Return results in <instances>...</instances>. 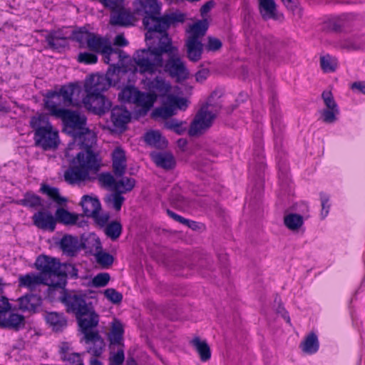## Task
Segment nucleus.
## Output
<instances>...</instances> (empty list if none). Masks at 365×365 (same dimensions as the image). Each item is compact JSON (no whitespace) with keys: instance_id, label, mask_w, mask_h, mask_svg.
<instances>
[{"instance_id":"nucleus-1","label":"nucleus","mask_w":365,"mask_h":365,"mask_svg":"<svg viewBox=\"0 0 365 365\" xmlns=\"http://www.w3.org/2000/svg\"><path fill=\"white\" fill-rule=\"evenodd\" d=\"M146 43L148 48L138 50L133 55L137 66L135 71L150 75L165 71L178 80L187 77L188 71L170 37L163 36L160 42L146 41Z\"/></svg>"},{"instance_id":"nucleus-2","label":"nucleus","mask_w":365,"mask_h":365,"mask_svg":"<svg viewBox=\"0 0 365 365\" xmlns=\"http://www.w3.org/2000/svg\"><path fill=\"white\" fill-rule=\"evenodd\" d=\"M96 142L93 131L86 128L73 135V141L66 150V157H73V150L81 149L72 160L73 166L64 173L66 181L71 184L90 179L91 175L97 173L101 168V160L91 149Z\"/></svg>"},{"instance_id":"nucleus-3","label":"nucleus","mask_w":365,"mask_h":365,"mask_svg":"<svg viewBox=\"0 0 365 365\" xmlns=\"http://www.w3.org/2000/svg\"><path fill=\"white\" fill-rule=\"evenodd\" d=\"M147 86L150 93L164 98L161 106L155 108L152 112L154 118L168 119L176 115L178 110H185L189 106V101L185 98L170 93L172 86L161 76L149 81Z\"/></svg>"},{"instance_id":"nucleus-4","label":"nucleus","mask_w":365,"mask_h":365,"mask_svg":"<svg viewBox=\"0 0 365 365\" xmlns=\"http://www.w3.org/2000/svg\"><path fill=\"white\" fill-rule=\"evenodd\" d=\"M30 125L34 131V142L36 146L44 150H54L60 143L58 132L49 122L44 113H37L31 117Z\"/></svg>"},{"instance_id":"nucleus-5","label":"nucleus","mask_w":365,"mask_h":365,"mask_svg":"<svg viewBox=\"0 0 365 365\" xmlns=\"http://www.w3.org/2000/svg\"><path fill=\"white\" fill-rule=\"evenodd\" d=\"M36 267L41 271L46 280L52 282L48 287L63 289L66 284L67 272L74 267L70 264H61L56 259L47 256H39L36 262Z\"/></svg>"},{"instance_id":"nucleus-6","label":"nucleus","mask_w":365,"mask_h":365,"mask_svg":"<svg viewBox=\"0 0 365 365\" xmlns=\"http://www.w3.org/2000/svg\"><path fill=\"white\" fill-rule=\"evenodd\" d=\"M118 98L121 102L133 104L136 114L144 116L153 108L158 99V95L141 91L133 86H127L118 93Z\"/></svg>"},{"instance_id":"nucleus-7","label":"nucleus","mask_w":365,"mask_h":365,"mask_svg":"<svg viewBox=\"0 0 365 365\" xmlns=\"http://www.w3.org/2000/svg\"><path fill=\"white\" fill-rule=\"evenodd\" d=\"M185 19V15L181 13H172L160 18L148 17L144 21V26L148 30L145 41L160 42L163 36L169 37L166 31L170 26L175 22H183Z\"/></svg>"},{"instance_id":"nucleus-8","label":"nucleus","mask_w":365,"mask_h":365,"mask_svg":"<svg viewBox=\"0 0 365 365\" xmlns=\"http://www.w3.org/2000/svg\"><path fill=\"white\" fill-rule=\"evenodd\" d=\"M214 96H216V94L212 93L207 103L196 114L188 130L190 136L198 135L212 125L214 119L220 109L219 104H213L212 103Z\"/></svg>"},{"instance_id":"nucleus-9","label":"nucleus","mask_w":365,"mask_h":365,"mask_svg":"<svg viewBox=\"0 0 365 365\" xmlns=\"http://www.w3.org/2000/svg\"><path fill=\"white\" fill-rule=\"evenodd\" d=\"M119 81L116 69L108 68L106 74H92L86 78L84 83L87 94H98L106 91L110 86H115Z\"/></svg>"},{"instance_id":"nucleus-10","label":"nucleus","mask_w":365,"mask_h":365,"mask_svg":"<svg viewBox=\"0 0 365 365\" xmlns=\"http://www.w3.org/2000/svg\"><path fill=\"white\" fill-rule=\"evenodd\" d=\"M61 302L66 307L67 312L75 314L76 317L85 315L93 309L91 299L82 293L65 292Z\"/></svg>"},{"instance_id":"nucleus-11","label":"nucleus","mask_w":365,"mask_h":365,"mask_svg":"<svg viewBox=\"0 0 365 365\" xmlns=\"http://www.w3.org/2000/svg\"><path fill=\"white\" fill-rule=\"evenodd\" d=\"M110 51L108 50L107 53H103V61L110 65L108 68L116 69L118 78L121 71L123 73L128 71L133 73L138 72V71L135 70V68L137 67L136 64L131 65L130 66L124 65L127 60H129L130 62L132 61L124 51L119 48H113L111 44L110 45ZM133 61L135 62L133 59Z\"/></svg>"},{"instance_id":"nucleus-12","label":"nucleus","mask_w":365,"mask_h":365,"mask_svg":"<svg viewBox=\"0 0 365 365\" xmlns=\"http://www.w3.org/2000/svg\"><path fill=\"white\" fill-rule=\"evenodd\" d=\"M75 38L80 43L86 42L88 48L92 51L103 53H107L108 50L110 51V40L107 38L101 37L87 31H80L76 33Z\"/></svg>"},{"instance_id":"nucleus-13","label":"nucleus","mask_w":365,"mask_h":365,"mask_svg":"<svg viewBox=\"0 0 365 365\" xmlns=\"http://www.w3.org/2000/svg\"><path fill=\"white\" fill-rule=\"evenodd\" d=\"M98 179L103 185L120 194L130 191L135 185V180L133 178H123L116 180L110 173H102Z\"/></svg>"},{"instance_id":"nucleus-14","label":"nucleus","mask_w":365,"mask_h":365,"mask_svg":"<svg viewBox=\"0 0 365 365\" xmlns=\"http://www.w3.org/2000/svg\"><path fill=\"white\" fill-rule=\"evenodd\" d=\"M325 108L320 111L321 119L326 123H333L337 120L339 108L331 91H324L322 93Z\"/></svg>"},{"instance_id":"nucleus-15","label":"nucleus","mask_w":365,"mask_h":365,"mask_svg":"<svg viewBox=\"0 0 365 365\" xmlns=\"http://www.w3.org/2000/svg\"><path fill=\"white\" fill-rule=\"evenodd\" d=\"M84 107L93 113L101 115L111 107V103L101 93L87 94L83 99Z\"/></svg>"},{"instance_id":"nucleus-16","label":"nucleus","mask_w":365,"mask_h":365,"mask_svg":"<svg viewBox=\"0 0 365 365\" xmlns=\"http://www.w3.org/2000/svg\"><path fill=\"white\" fill-rule=\"evenodd\" d=\"M45 108L49 112L50 115L60 118L68 110L66 108L67 105H64L62 98L56 91L50 92L47 94L45 99Z\"/></svg>"},{"instance_id":"nucleus-17","label":"nucleus","mask_w":365,"mask_h":365,"mask_svg":"<svg viewBox=\"0 0 365 365\" xmlns=\"http://www.w3.org/2000/svg\"><path fill=\"white\" fill-rule=\"evenodd\" d=\"M60 119H61L65 125L70 129L69 132L72 133L73 135L74 133L86 128V118L76 111L67 110Z\"/></svg>"},{"instance_id":"nucleus-18","label":"nucleus","mask_w":365,"mask_h":365,"mask_svg":"<svg viewBox=\"0 0 365 365\" xmlns=\"http://www.w3.org/2000/svg\"><path fill=\"white\" fill-rule=\"evenodd\" d=\"M18 283L19 287H24L30 291H33L41 284L48 286V284H51L52 282L46 280V277H45L43 274L30 272L19 275L18 277Z\"/></svg>"},{"instance_id":"nucleus-19","label":"nucleus","mask_w":365,"mask_h":365,"mask_svg":"<svg viewBox=\"0 0 365 365\" xmlns=\"http://www.w3.org/2000/svg\"><path fill=\"white\" fill-rule=\"evenodd\" d=\"M32 220L34 225L39 229L53 232L55 230L56 219L52 213L46 210H41L36 212Z\"/></svg>"},{"instance_id":"nucleus-20","label":"nucleus","mask_w":365,"mask_h":365,"mask_svg":"<svg viewBox=\"0 0 365 365\" xmlns=\"http://www.w3.org/2000/svg\"><path fill=\"white\" fill-rule=\"evenodd\" d=\"M78 326L84 334V338L88 337L90 334L97 333L93 330L98 324V315L95 312L94 308L92 311L85 315H80L76 317Z\"/></svg>"},{"instance_id":"nucleus-21","label":"nucleus","mask_w":365,"mask_h":365,"mask_svg":"<svg viewBox=\"0 0 365 365\" xmlns=\"http://www.w3.org/2000/svg\"><path fill=\"white\" fill-rule=\"evenodd\" d=\"M88 240V243L90 242H93V246L96 251L93 255L97 263L103 268L109 267L113 263V257L109 253L102 250L101 241L95 235L91 237Z\"/></svg>"},{"instance_id":"nucleus-22","label":"nucleus","mask_w":365,"mask_h":365,"mask_svg":"<svg viewBox=\"0 0 365 365\" xmlns=\"http://www.w3.org/2000/svg\"><path fill=\"white\" fill-rule=\"evenodd\" d=\"M135 9L138 13L143 12L146 16L143 19V22L148 17L159 18L160 5L157 0H137L135 3Z\"/></svg>"},{"instance_id":"nucleus-23","label":"nucleus","mask_w":365,"mask_h":365,"mask_svg":"<svg viewBox=\"0 0 365 365\" xmlns=\"http://www.w3.org/2000/svg\"><path fill=\"white\" fill-rule=\"evenodd\" d=\"M25 319L21 314L9 312L7 315H0V326L5 328L19 330L24 327Z\"/></svg>"},{"instance_id":"nucleus-24","label":"nucleus","mask_w":365,"mask_h":365,"mask_svg":"<svg viewBox=\"0 0 365 365\" xmlns=\"http://www.w3.org/2000/svg\"><path fill=\"white\" fill-rule=\"evenodd\" d=\"M134 20L133 14L122 6L120 9L113 11L110 22L112 25L129 26L133 24Z\"/></svg>"},{"instance_id":"nucleus-25","label":"nucleus","mask_w":365,"mask_h":365,"mask_svg":"<svg viewBox=\"0 0 365 365\" xmlns=\"http://www.w3.org/2000/svg\"><path fill=\"white\" fill-rule=\"evenodd\" d=\"M113 172L116 175L121 176L126 168L125 152L121 147H116L112 153Z\"/></svg>"},{"instance_id":"nucleus-26","label":"nucleus","mask_w":365,"mask_h":365,"mask_svg":"<svg viewBox=\"0 0 365 365\" xmlns=\"http://www.w3.org/2000/svg\"><path fill=\"white\" fill-rule=\"evenodd\" d=\"M45 319L55 331H62L67 327V319L62 313L56 312L46 313Z\"/></svg>"},{"instance_id":"nucleus-27","label":"nucleus","mask_w":365,"mask_h":365,"mask_svg":"<svg viewBox=\"0 0 365 365\" xmlns=\"http://www.w3.org/2000/svg\"><path fill=\"white\" fill-rule=\"evenodd\" d=\"M187 55L190 61L197 62L200 60L203 51V45L200 40L187 38L185 43Z\"/></svg>"},{"instance_id":"nucleus-28","label":"nucleus","mask_w":365,"mask_h":365,"mask_svg":"<svg viewBox=\"0 0 365 365\" xmlns=\"http://www.w3.org/2000/svg\"><path fill=\"white\" fill-rule=\"evenodd\" d=\"M81 205L83 208V213L87 217H92L98 211H101V203L97 197L83 195L81 201Z\"/></svg>"},{"instance_id":"nucleus-29","label":"nucleus","mask_w":365,"mask_h":365,"mask_svg":"<svg viewBox=\"0 0 365 365\" xmlns=\"http://www.w3.org/2000/svg\"><path fill=\"white\" fill-rule=\"evenodd\" d=\"M86 343L89 344L88 351L95 356H99L103 353L105 347L103 339L98 333L90 334L89 336L84 338Z\"/></svg>"},{"instance_id":"nucleus-30","label":"nucleus","mask_w":365,"mask_h":365,"mask_svg":"<svg viewBox=\"0 0 365 365\" xmlns=\"http://www.w3.org/2000/svg\"><path fill=\"white\" fill-rule=\"evenodd\" d=\"M111 120L118 128H123L130 120V113L122 107H115L111 110Z\"/></svg>"},{"instance_id":"nucleus-31","label":"nucleus","mask_w":365,"mask_h":365,"mask_svg":"<svg viewBox=\"0 0 365 365\" xmlns=\"http://www.w3.org/2000/svg\"><path fill=\"white\" fill-rule=\"evenodd\" d=\"M60 247L68 256H74L79 250L78 237L71 235L63 236L60 241Z\"/></svg>"},{"instance_id":"nucleus-32","label":"nucleus","mask_w":365,"mask_h":365,"mask_svg":"<svg viewBox=\"0 0 365 365\" xmlns=\"http://www.w3.org/2000/svg\"><path fill=\"white\" fill-rule=\"evenodd\" d=\"M208 21L207 19L198 20L187 29L188 37L187 38L200 40L205 36L208 29Z\"/></svg>"},{"instance_id":"nucleus-33","label":"nucleus","mask_w":365,"mask_h":365,"mask_svg":"<svg viewBox=\"0 0 365 365\" xmlns=\"http://www.w3.org/2000/svg\"><path fill=\"white\" fill-rule=\"evenodd\" d=\"M190 344L198 353L202 361L210 360L211 358V351L205 340H201L199 336H195L190 341Z\"/></svg>"},{"instance_id":"nucleus-34","label":"nucleus","mask_w":365,"mask_h":365,"mask_svg":"<svg viewBox=\"0 0 365 365\" xmlns=\"http://www.w3.org/2000/svg\"><path fill=\"white\" fill-rule=\"evenodd\" d=\"M151 157L157 166L164 169H171L175 165V159L169 153H153Z\"/></svg>"},{"instance_id":"nucleus-35","label":"nucleus","mask_w":365,"mask_h":365,"mask_svg":"<svg viewBox=\"0 0 365 365\" xmlns=\"http://www.w3.org/2000/svg\"><path fill=\"white\" fill-rule=\"evenodd\" d=\"M41 304V299L35 294H29L19 299V308L23 311H35Z\"/></svg>"},{"instance_id":"nucleus-36","label":"nucleus","mask_w":365,"mask_h":365,"mask_svg":"<svg viewBox=\"0 0 365 365\" xmlns=\"http://www.w3.org/2000/svg\"><path fill=\"white\" fill-rule=\"evenodd\" d=\"M258 2L259 11L264 19L276 18V4L274 0H258Z\"/></svg>"},{"instance_id":"nucleus-37","label":"nucleus","mask_w":365,"mask_h":365,"mask_svg":"<svg viewBox=\"0 0 365 365\" xmlns=\"http://www.w3.org/2000/svg\"><path fill=\"white\" fill-rule=\"evenodd\" d=\"M80 91V88L74 84L64 85L61 86L58 91H56L63 100L64 105L68 107L73 105V96L77 92Z\"/></svg>"},{"instance_id":"nucleus-38","label":"nucleus","mask_w":365,"mask_h":365,"mask_svg":"<svg viewBox=\"0 0 365 365\" xmlns=\"http://www.w3.org/2000/svg\"><path fill=\"white\" fill-rule=\"evenodd\" d=\"M144 140L147 144L158 148H163L167 146L166 140L158 130L147 132L144 135Z\"/></svg>"},{"instance_id":"nucleus-39","label":"nucleus","mask_w":365,"mask_h":365,"mask_svg":"<svg viewBox=\"0 0 365 365\" xmlns=\"http://www.w3.org/2000/svg\"><path fill=\"white\" fill-rule=\"evenodd\" d=\"M319 346L318 338L314 333L308 334L300 344L302 350L309 354L316 353L319 349Z\"/></svg>"},{"instance_id":"nucleus-40","label":"nucleus","mask_w":365,"mask_h":365,"mask_svg":"<svg viewBox=\"0 0 365 365\" xmlns=\"http://www.w3.org/2000/svg\"><path fill=\"white\" fill-rule=\"evenodd\" d=\"M124 329L122 323L115 319L111 323V329L108 335L111 344H120L123 335Z\"/></svg>"},{"instance_id":"nucleus-41","label":"nucleus","mask_w":365,"mask_h":365,"mask_svg":"<svg viewBox=\"0 0 365 365\" xmlns=\"http://www.w3.org/2000/svg\"><path fill=\"white\" fill-rule=\"evenodd\" d=\"M46 42L50 48L58 49L67 46V38L62 36L60 31H54L46 36Z\"/></svg>"},{"instance_id":"nucleus-42","label":"nucleus","mask_w":365,"mask_h":365,"mask_svg":"<svg viewBox=\"0 0 365 365\" xmlns=\"http://www.w3.org/2000/svg\"><path fill=\"white\" fill-rule=\"evenodd\" d=\"M55 218L65 225H74L78 220L77 215L69 212L63 208L57 209Z\"/></svg>"},{"instance_id":"nucleus-43","label":"nucleus","mask_w":365,"mask_h":365,"mask_svg":"<svg viewBox=\"0 0 365 365\" xmlns=\"http://www.w3.org/2000/svg\"><path fill=\"white\" fill-rule=\"evenodd\" d=\"M284 222L288 229L297 230L303 225L304 220L300 215L290 213L284 217Z\"/></svg>"},{"instance_id":"nucleus-44","label":"nucleus","mask_w":365,"mask_h":365,"mask_svg":"<svg viewBox=\"0 0 365 365\" xmlns=\"http://www.w3.org/2000/svg\"><path fill=\"white\" fill-rule=\"evenodd\" d=\"M41 191L48 195L51 199L56 202L58 205H62L66 202V199L63 197L59 194L58 188L51 187L48 185H42Z\"/></svg>"},{"instance_id":"nucleus-45","label":"nucleus","mask_w":365,"mask_h":365,"mask_svg":"<svg viewBox=\"0 0 365 365\" xmlns=\"http://www.w3.org/2000/svg\"><path fill=\"white\" fill-rule=\"evenodd\" d=\"M104 232L109 238L112 240H115L120 237L122 232V226L120 222L113 221L108 223L105 227Z\"/></svg>"},{"instance_id":"nucleus-46","label":"nucleus","mask_w":365,"mask_h":365,"mask_svg":"<svg viewBox=\"0 0 365 365\" xmlns=\"http://www.w3.org/2000/svg\"><path fill=\"white\" fill-rule=\"evenodd\" d=\"M320 65L324 72L329 73L336 70L338 63L336 58L327 55L320 58Z\"/></svg>"},{"instance_id":"nucleus-47","label":"nucleus","mask_w":365,"mask_h":365,"mask_svg":"<svg viewBox=\"0 0 365 365\" xmlns=\"http://www.w3.org/2000/svg\"><path fill=\"white\" fill-rule=\"evenodd\" d=\"M19 203L25 207L36 208L41 205V199L36 195L26 193L24 197L19 200Z\"/></svg>"},{"instance_id":"nucleus-48","label":"nucleus","mask_w":365,"mask_h":365,"mask_svg":"<svg viewBox=\"0 0 365 365\" xmlns=\"http://www.w3.org/2000/svg\"><path fill=\"white\" fill-rule=\"evenodd\" d=\"M125 201L124 197L120 193L115 192L107 196L106 202L116 211H119Z\"/></svg>"},{"instance_id":"nucleus-49","label":"nucleus","mask_w":365,"mask_h":365,"mask_svg":"<svg viewBox=\"0 0 365 365\" xmlns=\"http://www.w3.org/2000/svg\"><path fill=\"white\" fill-rule=\"evenodd\" d=\"M165 127L168 130L174 131L178 135H182L187 130L185 123L175 119H172L165 122Z\"/></svg>"},{"instance_id":"nucleus-50","label":"nucleus","mask_w":365,"mask_h":365,"mask_svg":"<svg viewBox=\"0 0 365 365\" xmlns=\"http://www.w3.org/2000/svg\"><path fill=\"white\" fill-rule=\"evenodd\" d=\"M110 279V277L108 273H99L92 279L91 284L95 287H103L108 284Z\"/></svg>"},{"instance_id":"nucleus-51","label":"nucleus","mask_w":365,"mask_h":365,"mask_svg":"<svg viewBox=\"0 0 365 365\" xmlns=\"http://www.w3.org/2000/svg\"><path fill=\"white\" fill-rule=\"evenodd\" d=\"M104 295L113 304H119L122 302L123 295L113 288H108L104 290Z\"/></svg>"},{"instance_id":"nucleus-52","label":"nucleus","mask_w":365,"mask_h":365,"mask_svg":"<svg viewBox=\"0 0 365 365\" xmlns=\"http://www.w3.org/2000/svg\"><path fill=\"white\" fill-rule=\"evenodd\" d=\"M97 61V56L89 52H81L78 56V61L85 64L96 63Z\"/></svg>"},{"instance_id":"nucleus-53","label":"nucleus","mask_w":365,"mask_h":365,"mask_svg":"<svg viewBox=\"0 0 365 365\" xmlns=\"http://www.w3.org/2000/svg\"><path fill=\"white\" fill-rule=\"evenodd\" d=\"M66 363V365H83L81 355L78 353H71L69 356H64L63 360Z\"/></svg>"},{"instance_id":"nucleus-54","label":"nucleus","mask_w":365,"mask_h":365,"mask_svg":"<svg viewBox=\"0 0 365 365\" xmlns=\"http://www.w3.org/2000/svg\"><path fill=\"white\" fill-rule=\"evenodd\" d=\"M222 41L212 36H209L207 38V43L206 45V49L209 51H216L220 50L222 48Z\"/></svg>"},{"instance_id":"nucleus-55","label":"nucleus","mask_w":365,"mask_h":365,"mask_svg":"<svg viewBox=\"0 0 365 365\" xmlns=\"http://www.w3.org/2000/svg\"><path fill=\"white\" fill-rule=\"evenodd\" d=\"M91 217L94 219L98 225L106 227L108 225L110 216L108 213H101V211H98Z\"/></svg>"},{"instance_id":"nucleus-56","label":"nucleus","mask_w":365,"mask_h":365,"mask_svg":"<svg viewBox=\"0 0 365 365\" xmlns=\"http://www.w3.org/2000/svg\"><path fill=\"white\" fill-rule=\"evenodd\" d=\"M106 7L110 9L113 11L120 9L123 4V0H99Z\"/></svg>"},{"instance_id":"nucleus-57","label":"nucleus","mask_w":365,"mask_h":365,"mask_svg":"<svg viewBox=\"0 0 365 365\" xmlns=\"http://www.w3.org/2000/svg\"><path fill=\"white\" fill-rule=\"evenodd\" d=\"M320 198H321V202H322L321 216H322V218L324 219L329 214V197L327 195L322 193L320 195Z\"/></svg>"},{"instance_id":"nucleus-58","label":"nucleus","mask_w":365,"mask_h":365,"mask_svg":"<svg viewBox=\"0 0 365 365\" xmlns=\"http://www.w3.org/2000/svg\"><path fill=\"white\" fill-rule=\"evenodd\" d=\"M124 361V352L118 349L116 353L110 356V364L121 365Z\"/></svg>"},{"instance_id":"nucleus-59","label":"nucleus","mask_w":365,"mask_h":365,"mask_svg":"<svg viewBox=\"0 0 365 365\" xmlns=\"http://www.w3.org/2000/svg\"><path fill=\"white\" fill-rule=\"evenodd\" d=\"M167 213L171 218H173L175 221L179 222L183 225H186L190 227H192V225L195 224V222L190 221L182 217H181L180 215H177L176 213H175L174 212H173L170 210H167Z\"/></svg>"},{"instance_id":"nucleus-60","label":"nucleus","mask_w":365,"mask_h":365,"mask_svg":"<svg viewBox=\"0 0 365 365\" xmlns=\"http://www.w3.org/2000/svg\"><path fill=\"white\" fill-rule=\"evenodd\" d=\"M210 75V71L207 68L200 69L195 75V81L197 83L204 82Z\"/></svg>"},{"instance_id":"nucleus-61","label":"nucleus","mask_w":365,"mask_h":365,"mask_svg":"<svg viewBox=\"0 0 365 365\" xmlns=\"http://www.w3.org/2000/svg\"><path fill=\"white\" fill-rule=\"evenodd\" d=\"M11 305L9 302V300L6 297H1L0 299V315H7V314L10 312Z\"/></svg>"},{"instance_id":"nucleus-62","label":"nucleus","mask_w":365,"mask_h":365,"mask_svg":"<svg viewBox=\"0 0 365 365\" xmlns=\"http://www.w3.org/2000/svg\"><path fill=\"white\" fill-rule=\"evenodd\" d=\"M71 353L73 352L72 351L70 344L68 342H62L60 345V354L62 360L64 359L65 356H68L71 354Z\"/></svg>"},{"instance_id":"nucleus-63","label":"nucleus","mask_w":365,"mask_h":365,"mask_svg":"<svg viewBox=\"0 0 365 365\" xmlns=\"http://www.w3.org/2000/svg\"><path fill=\"white\" fill-rule=\"evenodd\" d=\"M351 89L361 93H365V83L362 81H356L352 83Z\"/></svg>"},{"instance_id":"nucleus-64","label":"nucleus","mask_w":365,"mask_h":365,"mask_svg":"<svg viewBox=\"0 0 365 365\" xmlns=\"http://www.w3.org/2000/svg\"><path fill=\"white\" fill-rule=\"evenodd\" d=\"M114 44L118 46H125L128 44V41L123 34H118L114 39Z\"/></svg>"}]
</instances>
